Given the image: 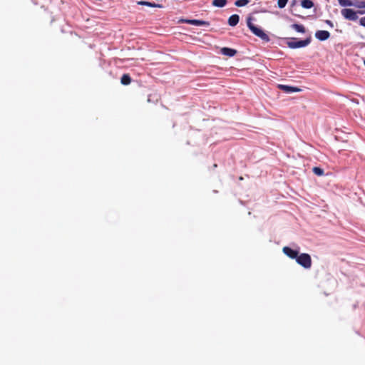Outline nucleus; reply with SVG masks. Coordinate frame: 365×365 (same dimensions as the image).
I'll return each mask as SVG.
<instances>
[{
	"label": "nucleus",
	"instance_id": "nucleus-21",
	"mask_svg": "<svg viewBox=\"0 0 365 365\" xmlns=\"http://www.w3.org/2000/svg\"><path fill=\"white\" fill-rule=\"evenodd\" d=\"M360 25L365 27V17H362L359 20Z\"/></svg>",
	"mask_w": 365,
	"mask_h": 365
},
{
	"label": "nucleus",
	"instance_id": "nucleus-15",
	"mask_svg": "<svg viewBox=\"0 0 365 365\" xmlns=\"http://www.w3.org/2000/svg\"><path fill=\"white\" fill-rule=\"evenodd\" d=\"M227 2V0H213L212 5L216 7H224Z\"/></svg>",
	"mask_w": 365,
	"mask_h": 365
},
{
	"label": "nucleus",
	"instance_id": "nucleus-13",
	"mask_svg": "<svg viewBox=\"0 0 365 365\" xmlns=\"http://www.w3.org/2000/svg\"><path fill=\"white\" fill-rule=\"evenodd\" d=\"M291 27L299 33H305L306 31L305 27L302 24H294L291 26Z\"/></svg>",
	"mask_w": 365,
	"mask_h": 365
},
{
	"label": "nucleus",
	"instance_id": "nucleus-2",
	"mask_svg": "<svg viewBox=\"0 0 365 365\" xmlns=\"http://www.w3.org/2000/svg\"><path fill=\"white\" fill-rule=\"evenodd\" d=\"M296 262L304 269H309L312 267V258L307 253H302L298 255Z\"/></svg>",
	"mask_w": 365,
	"mask_h": 365
},
{
	"label": "nucleus",
	"instance_id": "nucleus-16",
	"mask_svg": "<svg viewBox=\"0 0 365 365\" xmlns=\"http://www.w3.org/2000/svg\"><path fill=\"white\" fill-rule=\"evenodd\" d=\"M341 6H351L354 5L351 0H337Z\"/></svg>",
	"mask_w": 365,
	"mask_h": 365
},
{
	"label": "nucleus",
	"instance_id": "nucleus-24",
	"mask_svg": "<svg viewBox=\"0 0 365 365\" xmlns=\"http://www.w3.org/2000/svg\"><path fill=\"white\" fill-rule=\"evenodd\" d=\"M239 180H243V178H242V177H240Z\"/></svg>",
	"mask_w": 365,
	"mask_h": 365
},
{
	"label": "nucleus",
	"instance_id": "nucleus-8",
	"mask_svg": "<svg viewBox=\"0 0 365 365\" xmlns=\"http://www.w3.org/2000/svg\"><path fill=\"white\" fill-rule=\"evenodd\" d=\"M279 88L286 93L299 92L301 91V89L297 87L289 86L287 85H279Z\"/></svg>",
	"mask_w": 365,
	"mask_h": 365
},
{
	"label": "nucleus",
	"instance_id": "nucleus-19",
	"mask_svg": "<svg viewBox=\"0 0 365 365\" xmlns=\"http://www.w3.org/2000/svg\"><path fill=\"white\" fill-rule=\"evenodd\" d=\"M288 0H278L277 4L279 8H284L287 4Z\"/></svg>",
	"mask_w": 365,
	"mask_h": 365
},
{
	"label": "nucleus",
	"instance_id": "nucleus-25",
	"mask_svg": "<svg viewBox=\"0 0 365 365\" xmlns=\"http://www.w3.org/2000/svg\"><path fill=\"white\" fill-rule=\"evenodd\" d=\"M364 66H365V60H364Z\"/></svg>",
	"mask_w": 365,
	"mask_h": 365
},
{
	"label": "nucleus",
	"instance_id": "nucleus-9",
	"mask_svg": "<svg viewBox=\"0 0 365 365\" xmlns=\"http://www.w3.org/2000/svg\"><path fill=\"white\" fill-rule=\"evenodd\" d=\"M220 52L222 54L230 57H232L237 53V51L235 49L227 47L222 48Z\"/></svg>",
	"mask_w": 365,
	"mask_h": 365
},
{
	"label": "nucleus",
	"instance_id": "nucleus-23",
	"mask_svg": "<svg viewBox=\"0 0 365 365\" xmlns=\"http://www.w3.org/2000/svg\"><path fill=\"white\" fill-rule=\"evenodd\" d=\"M359 13L361 14H363L364 13V11H359Z\"/></svg>",
	"mask_w": 365,
	"mask_h": 365
},
{
	"label": "nucleus",
	"instance_id": "nucleus-6",
	"mask_svg": "<svg viewBox=\"0 0 365 365\" xmlns=\"http://www.w3.org/2000/svg\"><path fill=\"white\" fill-rule=\"evenodd\" d=\"M183 22H185L190 25H195V26H208L210 25V23L208 21H202V20H198V19H185L182 20Z\"/></svg>",
	"mask_w": 365,
	"mask_h": 365
},
{
	"label": "nucleus",
	"instance_id": "nucleus-22",
	"mask_svg": "<svg viewBox=\"0 0 365 365\" xmlns=\"http://www.w3.org/2000/svg\"><path fill=\"white\" fill-rule=\"evenodd\" d=\"M325 22H326V24H328L330 27H333V26H334V24H333V23H332V21H330V20H327Z\"/></svg>",
	"mask_w": 365,
	"mask_h": 365
},
{
	"label": "nucleus",
	"instance_id": "nucleus-20",
	"mask_svg": "<svg viewBox=\"0 0 365 365\" xmlns=\"http://www.w3.org/2000/svg\"><path fill=\"white\" fill-rule=\"evenodd\" d=\"M356 7L358 8H365V1H359L358 2V4L356 5Z\"/></svg>",
	"mask_w": 365,
	"mask_h": 365
},
{
	"label": "nucleus",
	"instance_id": "nucleus-18",
	"mask_svg": "<svg viewBox=\"0 0 365 365\" xmlns=\"http://www.w3.org/2000/svg\"><path fill=\"white\" fill-rule=\"evenodd\" d=\"M313 173L317 175H322L324 174L323 169L319 168V167H314L313 168Z\"/></svg>",
	"mask_w": 365,
	"mask_h": 365
},
{
	"label": "nucleus",
	"instance_id": "nucleus-10",
	"mask_svg": "<svg viewBox=\"0 0 365 365\" xmlns=\"http://www.w3.org/2000/svg\"><path fill=\"white\" fill-rule=\"evenodd\" d=\"M240 21V16L237 14H233L228 19V24L231 26H235Z\"/></svg>",
	"mask_w": 365,
	"mask_h": 365
},
{
	"label": "nucleus",
	"instance_id": "nucleus-3",
	"mask_svg": "<svg viewBox=\"0 0 365 365\" xmlns=\"http://www.w3.org/2000/svg\"><path fill=\"white\" fill-rule=\"evenodd\" d=\"M312 38L309 36L304 40L295 41L294 38H292V41H289L287 43V46L290 48H302L308 46L311 42Z\"/></svg>",
	"mask_w": 365,
	"mask_h": 365
},
{
	"label": "nucleus",
	"instance_id": "nucleus-5",
	"mask_svg": "<svg viewBox=\"0 0 365 365\" xmlns=\"http://www.w3.org/2000/svg\"><path fill=\"white\" fill-rule=\"evenodd\" d=\"M283 253L291 259H297L299 255V251L292 250L289 247H284L282 248Z\"/></svg>",
	"mask_w": 365,
	"mask_h": 365
},
{
	"label": "nucleus",
	"instance_id": "nucleus-7",
	"mask_svg": "<svg viewBox=\"0 0 365 365\" xmlns=\"http://www.w3.org/2000/svg\"><path fill=\"white\" fill-rule=\"evenodd\" d=\"M330 36V33L324 30H319L315 33V37L319 41H325Z\"/></svg>",
	"mask_w": 365,
	"mask_h": 365
},
{
	"label": "nucleus",
	"instance_id": "nucleus-4",
	"mask_svg": "<svg viewBox=\"0 0 365 365\" xmlns=\"http://www.w3.org/2000/svg\"><path fill=\"white\" fill-rule=\"evenodd\" d=\"M341 12L346 19L356 21L358 19L357 13L351 9H344Z\"/></svg>",
	"mask_w": 365,
	"mask_h": 365
},
{
	"label": "nucleus",
	"instance_id": "nucleus-14",
	"mask_svg": "<svg viewBox=\"0 0 365 365\" xmlns=\"http://www.w3.org/2000/svg\"><path fill=\"white\" fill-rule=\"evenodd\" d=\"M301 6L304 9H311L314 6V3L312 0H302Z\"/></svg>",
	"mask_w": 365,
	"mask_h": 365
},
{
	"label": "nucleus",
	"instance_id": "nucleus-17",
	"mask_svg": "<svg viewBox=\"0 0 365 365\" xmlns=\"http://www.w3.org/2000/svg\"><path fill=\"white\" fill-rule=\"evenodd\" d=\"M250 2V0H237L235 5L238 7L244 6Z\"/></svg>",
	"mask_w": 365,
	"mask_h": 365
},
{
	"label": "nucleus",
	"instance_id": "nucleus-1",
	"mask_svg": "<svg viewBox=\"0 0 365 365\" xmlns=\"http://www.w3.org/2000/svg\"><path fill=\"white\" fill-rule=\"evenodd\" d=\"M252 18L248 17L247 19V27L257 37L260 38L264 42L270 41L269 36L260 28L257 27L252 23Z\"/></svg>",
	"mask_w": 365,
	"mask_h": 365
},
{
	"label": "nucleus",
	"instance_id": "nucleus-11",
	"mask_svg": "<svg viewBox=\"0 0 365 365\" xmlns=\"http://www.w3.org/2000/svg\"><path fill=\"white\" fill-rule=\"evenodd\" d=\"M120 83L123 85H129L131 83V78L130 75L128 73L123 74L120 78Z\"/></svg>",
	"mask_w": 365,
	"mask_h": 365
},
{
	"label": "nucleus",
	"instance_id": "nucleus-12",
	"mask_svg": "<svg viewBox=\"0 0 365 365\" xmlns=\"http://www.w3.org/2000/svg\"><path fill=\"white\" fill-rule=\"evenodd\" d=\"M138 4L143 5V6H150V7H159V8H162L163 7L162 5L157 4L155 3H151V2H149V1H138Z\"/></svg>",
	"mask_w": 365,
	"mask_h": 365
}]
</instances>
